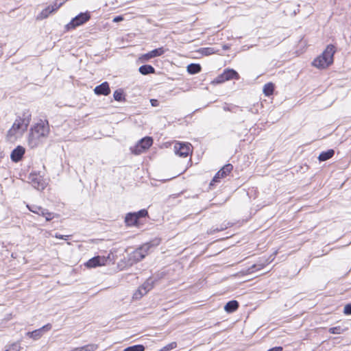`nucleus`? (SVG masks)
<instances>
[{"label":"nucleus","mask_w":351,"mask_h":351,"mask_svg":"<svg viewBox=\"0 0 351 351\" xmlns=\"http://www.w3.org/2000/svg\"><path fill=\"white\" fill-rule=\"evenodd\" d=\"M50 129L47 120H40V121L32 126L29 130L27 137L28 145L31 148H35L41 143L42 138H47L49 134Z\"/></svg>","instance_id":"nucleus-1"},{"label":"nucleus","mask_w":351,"mask_h":351,"mask_svg":"<svg viewBox=\"0 0 351 351\" xmlns=\"http://www.w3.org/2000/svg\"><path fill=\"white\" fill-rule=\"evenodd\" d=\"M335 53V47L332 45H327L322 53L313 60V66L318 69L328 67L333 63Z\"/></svg>","instance_id":"nucleus-2"},{"label":"nucleus","mask_w":351,"mask_h":351,"mask_svg":"<svg viewBox=\"0 0 351 351\" xmlns=\"http://www.w3.org/2000/svg\"><path fill=\"white\" fill-rule=\"evenodd\" d=\"M31 121V114L24 112L23 117H18L14 122L12 128L8 131V136H15L20 130L25 131L27 129Z\"/></svg>","instance_id":"nucleus-3"},{"label":"nucleus","mask_w":351,"mask_h":351,"mask_svg":"<svg viewBox=\"0 0 351 351\" xmlns=\"http://www.w3.org/2000/svg\"><path fill=\"white\" fill-rule=\"evenodd\" d=\"M148 216L146 209H141L137 212H131L126 214L125 223L127 226H138L141 224L140 220Z\"/></svg>","instance_id":"nucleus-4"},{"label":"nucleus","mask_w":351,"mask_h":351,"mask_svg":"<svg viewBox=\"0 0 351 351\" xmlns=\"http://www.w3.org/2000/svg\"><path fill=\"white\" fill-rule=\"evenodd\" d=\"M151 246L152 245L149 243H145L130 254L128 260L130 265H132L142 261L147 256Z\"/></svg>","instance_id":"nucleus-5"},{"label":"nucleus","mask_w":351,"mask_h":351,"mask_svg":"<svg viewBox=\"0 0 351 351\" xmlns=\"http://www.w3.org/2000/svg\"><path fill=\"white\" fill-rule=\"evenodd\" d=\"M90 13L88 11L80 12L79 14L73 18L70 23L66 25L65 27L66 30L75 29L77 27L86 23L90 19Z\"/></svg>","instance_id":"nucleus-6"},{"label":"nucleus","mask_w":351,"mask_h":351,"mask_svg":"<svg viewBox=\"0 0 351 351\" xmlns=\"http://www.w3.org/2000/svg\"><path fill=\"white\" fill-rule=\"evenodd\" d=\"M153 144L152 137L145 136L141 138L133 147L130 148L132 154L139 155L147 150Z\"/></svg>","instance_id":"nucleus-7"},{"label":"nucleus","mask_w":351,"mask_h":351,"mask_svg":"<svg viewBox=\"0 0 351 351\" xmlns=\"http://www.w3.org/2000/svg\"><path fill=\"white\" fill-rule=\"evenodd\" d=\"M191 145L189 143H177L174 145V151L176 155L180 157H187L191 153Z\"/></svg>","instance_id":"nucleus-8"},{"label":"nucleus","mask_w":351,"mask_h":351,"mask_svg":"<svg viewBox=\"0 0 351 351\" xmlns=\"http://www.w3.org/2000/svg\"><path fill=\"white\" fill-rule=\"evenodd\" d=\"M233 169L232 165L228 163L225 165L218 172L215 174L213 178L210 185L213 183L219 182L221 178L226 177Z\"/></svg>","instance_id":"nucleus-9"},{"label":"nucleus","mask_w":351,"mask_h":351,"mask_svg":"<svg viewBox=\"0 0 351 351\" xmlns=\"http://www.w3.org/2000/svg\"><path fill=\"white\" fill-rule=\"evenodd\" d=\"M29 180L35 189L42 191L45 188V181L41 176H38L36 173H31L29 176Z\"/></svg>","instance_id":"nucleus-10"},{"label":"nucleus","mask_w":351,"mask_h":351,"mask_svg":"<svg viewBox=\"0 0 351 351\" xmlns=\"http://www.w3.org/2000/svg\"><path fill=\"white\" fill-rule=\"evenodd\" d=\"M25 149L22 146H17L14 148L10 154L11 160L14 162H18L22 160L25 154Z\"/></svg>","instance_id":"nucleus-11"},{"label":"nucleus","mask_w":351,"mask_h":351,"mask_svg":"<svg viewBox=\"0 0 351 351\" xmlns=\"http://www.w3.org/2000/svg\"><path fill=\"white\" fill-rule=\"evenodd\" d=\"M106 260L104 257L97 256L89 259L86 263L85 266L88 268H95L98 266H101L105 264Z\"/></svg>","instance_id":"nucleus-12"},{"label":"nucleus","mask_w":351,"mask_h":351,"mask_svg":"<svg viewBox=\"0 0 351 351\" xmlns=\"http://www.w3.org/2000/svg\"><path fill=\"white\" fill-rule=\"evenodd\" d=\"M94 93L97 95L107 96L110 93V88L108 82H104L94 88Z\"/></svg>","instance_id":"nucleus-13"},{"label":"nucleus","mask_w":351,"mask_h":351,"mask_svg":"<svg viewBox=\"0 0 351 351\" xmlns=\"http://www.w3.org/2000/svg\"><path fill=\"white\" fill-rule=\"evenodd\" d=\"M62 3H58L57 2H55L53 5H49L40 12V18H47L50 14L56 11L62 5Z\"/></svg>","instance_id":"nucleus-14"},{"label":"nucleus","mask_w":351,"mask_h":351,"mask_svg":"<svg viewBox=\"0 0 351 351\" xmlns=\"http://www.w3.org/2000/svg\"><path fill=\"white\" fill-rule=\"evenodd\" d=\"M226 81L232 79H239V73L233 69H226L223 72Z\"/></svg>","instance_id":"nucleus-15"},{"label":"nucleus","mask_w":351,"mask_h":351,"mask_svg":"<svg viewBox=\"0 0 351 351\" xmlns=\"http://www.w3.org/2000/svg\"><path fill=\"white\" fill-rule=\"evenodd\" d=\"M239 306V304L238 301H237L235 300H232L228 302L226 304V305L224 306V310L227 313H231L236 311L238 309Z\"/></svg>","instance_id":"nucleus-16"},{"label":"nucleus","mask_w":351,"mask_h":351,"mask_svg":"<svg viewBox=\"0 0 351 351\" xmlns=\"http://www.w3.org/2000/svg\"><path fill=\"white\" fill-rule=\"evenodd\" d=\"M138 71L143 75L155 73V69L150 64H143L138 69Z\"/></svg>","instance_id":"nucleus-17"},{"label":"nucleus","mask_w":351,"mask_h":351,"mask_svg":"<svg viewBox=\"0 0 351 351\" xmlns=\"http://www.w3.org/2000/svg\"><path fill=\"white\" fill-rule=\"evenodd\" d=\"M335 154V151L332 149H328L327 151L322 152L319 154L318 159L319 161H326L331 158Z\"/></svg>","instance_id":"nucleus-18"},{"label":"nucleus","mask_w":351,"mask_h":351,"mask_svg":"<svg viewBox=\"0 0 351 351\" xmlns=\"http://www.w3.org/2000/svg\"><path fill=\"white\" fill-rule=\"evenodd\" d=\"M268 264L267 260H265L264 263H256L250 267L247 270V274H252L256 271H258L264 268Z\"/></svg>","instance_id":"nucleus-19"},{"label":"nucleus","mask_w":351,"mask_h":351,"mask_svg":"<svg viewBox=\"0 0 351 351\" xmlns=\"http://www.w3.org/2000/svg\"><path fill=\"white\" fill-rule=\"evenodd\" d=\"M186 70L189 74L194 75L201 71L202 66L199 64L191 63L187 66Z\"/></svg>","instance_id":"nucleus-20"},{"label":"nucleus","mask_w":351,"mask_h":351,"mask_svg":"<svg viewBox=\"0 0 351 351\" xmlns=\"http://www.w3.org/2000/svg\"><path fill=\"white\" fill-rule=\"evenodd\" d=\"M154 282L155 280L153 278H149L141 285V289L144 291V293H147L154 287Z\"/></svg>","instance_id":"nucleus-21"},{"label":"nucleus","mask_w":351,"mask_h":351,"mask_svg":"<svg viewBox=\"0 0 351 351\" xmlns=\"http://www.w3.org/2000/svg\"><path fill=\"white\" fill-rule=\"evenodd\" d=\"M113 97L117 101L122 102L125 101V95L122 88L116 90L113 93Z\"/></svg>","instance_id":"nucleus-22"},{"label":"nucleus","mask_w":351,"mask_h":351,"mask_svg":"<svg viewBox=\"0 0 351 351\" xmlns=\"http://www.w3.org/2000/svg\"><path fill=\"white\" fill-rule=\"evenodd\" d=\"M274 88V84L272 82H269L264 85L263 91L265 96L269 97L273 95Z\"/></svg>","instance_id":"nucleus-23"},{"label":"nucleus","mask_w":351,"mask_h":351,"mask_svg":"<svg viewBox=\"0 0 351 351\" xmlns=\"http://www.w3.org/2000/svg\"><path fill=\"white\" fill-rule=\"evenodd\" d=\"M98 346L97 344H88L80 348H74V351H95L97 349Z\"/></svg>","instance_id":"nucleus-24"},{"label":"nucleus","mask_w":351,"mask_h":351,"mask_svg":"<svg viewBox=\"0 0 351 351\" xmlns=\"http://www.w3.org/2000/svg\"><path fill=\"white\" fill-rule=\"evenodd\" d=\"M166 51H167V49H165L164 47H159L157 49H154L150 51L149 52H150L151 56L154 58L158 57V56L163 55Z\"/></svg>","instance_id":"nucleus-25"},{"label":"nucleus","mask_w":351,"mask_h":351,"mask_svg":"<svg viewBox=\"0 0 351 351\" xmlns=\"http://www.w3.org/2000/svg\"><path fill=\"white\" fill-rule=\"evenodd\" d=\"M145 347L142 344H136L132 346L127 347L123 351H144Z\"/></svg>","instance_id":"nucleus-26"},{"label":"nucleus","mask_w":351,"mask_h":351,"mask_svg":"<svg viewBox=\"0 0 351 351\" xmlns=\"http://www.w3.org/2000/svg\"><path fill=\"white\" fill-rule=\"evenodd\" d=\"M27 335L34 340H38L42 337L40 330H38V329L34 330L32 332H28L27 333Z\"/></svg>","instance_id":"nucleus-27"},{"label":"nucleus","mask_w":351,"mask_h":351,"mask_svg":"<svg viewBox=\"0 0 351 351\" xmlns=\"http://www.w3.org/2000/svg\"><path fill=\"white\" fill-rule=\"evenodd\" d=\"M145 294L146 293H144V291L141 289V287L140 286L138 289L134 293L132 298L134 300H137L141 299Z\"/></svg>","instance_id":"nucleus-28"},{"label":"nucleus","mask_w":351,"mask_h":351,"mask_svg":"<svg viewBox=\"0 0 351 351\" xmlns=\"http://www.w3.org/2000/svg\"><path fill=\"white\" fill-rule=\"evenodd\" d=\"M202 53L205 56H208L215 53L217 51L213 47H204L200 49Z\"/></svg>","instance_id":"nucleus-29"},{"label":"nucleus","mask_w":351,"mask_h":351,"mask_svg":"<svg viewBox=\"0 0 351 351\" xmlns=\"http://www.w3.org/2000/svg\"><path fill=\"white\" fill-rule=\"evenodd\" d=\"M344 329H343L341 326H335V327H332V328H330L328 331L331 334H341L344 332Z\"/></svg>","instance_id":"nucleus-30"},{"label":"nucleus","mask_w":351,"mask_h":351,"mask_svg":"<svg viewBox=\"0 0 351 351\" xmlns=\"http://www.w3.org/2000/svg\"><path fill=\"white\" fill-rule=\"evenodd\" d=\"M20 344L19 343H14L10 345L5 351H19L20 350Z\"/></svg>","instance_id":"nucleus-31"},{"label":"nucleus","mask_w":351,"mask_h":351,"mask_svg":"<svg viewBox=\"0 0 351 351\" xmlns=\"http://www.w3.org/2000/svg\"><path fill=\"white\" fill-rule=\"evenodd\" d=\"M27 207L29 209V210L31 211L32 213H34L35 214L40 213L41 206L33 204V205H27Z\"/></svg>","instance_id":"nucleus-32"},{"label":"nucleus","mask_w":351,"mask_h":351,"mask_svg":"<svg viewBox=\"0 0 351 351\" xmlns=\"http://www.w3.org/2000/svg\"><path fill=\"white\" fill-rule=\"evenodd\" d=\"M224 82H226V80H225V77L222 73L221 75H218L216 78H215L213 80V81L212 82V83L214 84H221Z\"/></svg>","instance_id":"nucleus-33"},{"label":"nucleus","mask_w":351,"mask_h":351,"mask_svg":"<svg viewBox=\"0 0 351 351\" xmlns=\"http://www.w3.org/2000/svg\"><path fill=\"white\" fill-rule=\"evenodd\" d=\"M52 328V325L51 324H47L43 327L38 328V330H40V333L42 334V336L47 332L49 331Z\"/></svg>","instance_id":"nucleus-34"},{"label":"nucleus","mask_w":351,"mask_h":351,"mask_svg":"<svg viewBox=\"0 0 351 351\" xmlns=\"http://www.w3.org/2000/svg\"><path fill=\"white\" fill-rule=\"evenodd\" d=\"M55 215V213H51L48 210H47L46 212L44 213V217L45 218V220L47 221H50L51 219L54 218Z\"/></svg>","instance_id":"nucleus-35"},{"label":"nucleus","mask_w":351,"mask_h":351,"mask_svg":"<svg viewBox=\"0 0 351 351\" xmlns=\"http://www.w3.org/2000/svg\"><path fill=\"white\" fill-rule=\"evenodd\" d=\"M227 228H228V226L226 225H221L220 226V228H212L210 230L209 233L213 234L215 232H220V231L226 230Z\"/></svg>","instance_id":"nucleus-36"},{"label":"nucleus","mask_w":351,"mask_h":351,"mask_svg":"<svg viewBox=\"0 0 351 351\" xmlns=\"http://www.w3.org/2000/svg\"><path fill=\"white\" fill-rule=\"evenodd\" d=\"M236 108H237V107L236 106H230L228 104H226L223 107V109L224 111H230V112H235L234 109H236Z\"/></svg>","instance_id":"nucleus-37"},{"label":"nucleus","mask_w":351,"mask_h":351,"mask_svg":"<svg viewBox=\"0 0 351 351\" xmlns=\"http://www.w3.org/2000/svg\"><path fill=\"white\" fill-rule=\"evenodd\" d=\"M152 58H153L151 56L149 51L147 53L142 55V56L140 58V59L142 62L148 61L149 60H150Z\"/></svg>","instance_id":"nucleus-38"},{"label":"nucleus","mask_w":351,"mask_h":351,"mask_svg":"<svg viewBox=\"0 0 351 351\" xmlns=\"http://www.w3.org/2000/svg\"><path fill=\"white\" fill-rule=\"evenodd\" d=\"M343 313L346 315H351V303H348L345 305L343 308Z\"/></svg>","instance_id":"nucleus-39"},{"label":"nucleus","mask_w":351,"mask_h":351,"mask_svg":"<svg viewBox=\"0 0 351 351\" xmlns=\"http://www.w3.org/2000/svg\"><path fill=\"white\" fill-rule=\"evenodd\" d=\"M123 20V16L121 15H118V16H116L115 17H114L112 21L114 23H119V22L122 21Z\"/></svg>","instance_id":"nucleus-40"},{"label":"nucleus","mask_w":351,"mask_h":351,"mask_svg":"<svg viewBox=\"0 0 351 351\" xmlns=\"http://www.w3.org/2000/svg\"><path fill=\"white\" fill-rule=\"evenodd\" d=\"M283 348L282 346H276L272 348H270L267 351H282Z\"/></svg>","instance_id":"nucleus-41"},{"label":"nucleus","mask_w":351,"mask_h":351,"mask_svg":"<svg viewBox=\"0 0 351 351\" xmlns=\"http://www.w3.org/2000/svg\"><path fill=\"white\" fill-rule=\"evenodd\" d=\"M56 238L57 239H66L68 237H69V235H62V234H59L58 233L56 234Z\"/></svg>","instance_id":"nucleus-42"},{"label":"nucleus","mask_w":351,"mask_h":351,"mask_svg":"<svg viewBox=\"0 0 351 351\" xmlns=\"http://www.w3.org/2000/svg\"><path fill=\"white\" fill-rule=\"evenodd\" d=\"M151 104L152 106H157L158 105V101L155 99H152L150 100Z\"/></svg>","instance_id":"nucleus-43"},{"label":"nucleus","mask_w":351,"mask_h":351,"mask_svg":"<svg viewBox=\"0 0 351 351\" xmlns=\"http://www.w3.org/2000/svg\"><path fill=\"white\" fill-rule=\"evenodd\" d=\"M47 209L40 207V213H37L38 215L44 217V213L46 212Z\"/></svg>","instance_id":"nucleus-44"},{"label":"nucleus","mask_w":351,"mask_h":351,"mask_svg":"<svg viewBox=\"0 0 351 351\" xmlns=\"http://www.w3.org/2000/svg\"><path fill=\"white\" fill-rule=\"evenodd\" d=\"M228 48V46H226V45H224V46H223V49H227Z\"/></svg>","instance_id":"nucleus-45"}]
</instances>
